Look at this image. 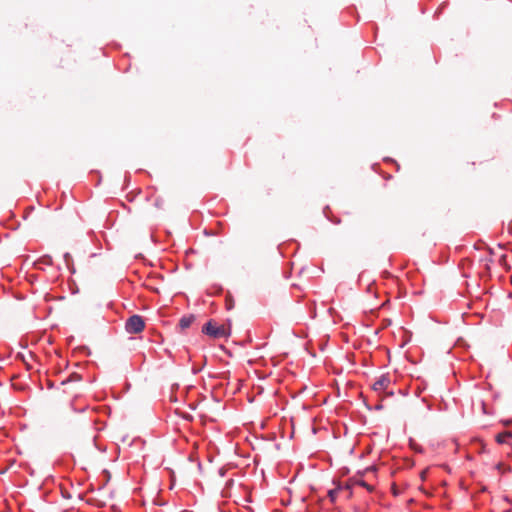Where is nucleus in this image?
<instances>
[{"instance_id": "obj_1", "label": "nucleus", "mask_w": 512, "mask_h": 512, "mask_svg": "<svg viewBox=\"0 0 512 512\" xmlns=\"http://www.w3.org/2000/svg\"><path fill=\"white\" fill-rule=\"evenodd\" d=\"M231 324L229 323L228 328L224 326H217L214 320H209L202 327V332L213 338L219 339L224 337H229L231 335Z\"/></svg>"}, {"instance_id": "obj_2", "label": "nucleus", "mask_w": 512, "mask_h": 512, "mask_svg": "<svg viewBox=\"0 0 512 512\" xmlns=\"http://www.w3.org/2000/svg\"><path fill=\"white\" fill-rule=\"evenodd\" d=\"M145 328L144 318L138 314H133L125 322V330L129 334H138Z\"/></svg>"}, {"instance_id": "obj_3", "label": "nucleus", "mask_w": 512, "mask_h": 512, "mask_svg": "<svg viewBox=\"0 0 512 512\" xmlns=\"http://www.w3.org/2000/svg\"><path fill=\"white\" fill-rule=\"evenodd\" d=\"M390 383V378L386 375H382L377 379V381L373 384V389L375 391H380L385 389Z\"/></svg>"}, {"instance_id": "obj_4", "label": "nucleus", "mask_w": 512, "mask_h": 512, "mask_svg": "<svg viewBox=\"0 0 512 512\" xmlns=\"http://www.w3.org/2000/svg\"><path fill=\"white\" fill-rule=\"evenodd\" d=\"M195 320V316L193 314L190 315H184L179 320V327L182 330H185L191 326L193 321Z\"/></svg>"}, {"instance_id": "obj_5", "label": "nucleus", "mask_w": 512, "mask_h": 512, "mask_svg": "<svg viewBox=\"0 0 512 512\" xmlns=\"http://www.w3.org/2000/svg\"><path fill=\"white\" fill-rule=\"evenodd\" d=\"M496 441L500 444L507 443L512 445V431H506L496 436Z\"/></svg>"}, {"instance_id": "obj_6", "label": "nucleus", "mask_w": 512, "mask_h": 512, "mask_svg": "<svg viewBox=\"0 0 512 512\" xmlns=\"http://www.w3.org/2000/svg\"><path fill=\"white\" fill-rule=\"evenodd\" d=\"M63 258H64V261H65V264L68 268V270L71 272V273H75V267L73 265V259H72V256L70 253L66 252L64 255H63Z\"/></svg>"}, {"instance_id": "obj_7", "label": "nucleus", "mask_w": 512, "mask_h": 512, "mask_svg": "<svg viewBox=\"0 0 512 512\" xmlns=\"http://www.w3.org/2000/svg\"><path fill=\"white\" fill-rule=\"evenodd\" d=\"M329 211H330L329 206L324 207V209H323V213H324L325 217H326L330 222H332V223H334V224H339V223H340V219H339V218H334V217L329 216V214H328V212H329Z\"/></svg>"}, {"instance_id": "obj_8", "label": "nucleus", "mask_w": 512, "mask_h": 512, "mask_svg": "<svg viewBox=\"0 0 512 512\" xmlns=\"http://www.w3.org/2000/svg\"><path fill=\"white\" fill-rule=\"evenodd\" d=\"M448 6V2L447 1H444L443 3L440 4V6L437 8V10L435 11L434 13V19H438V17L440 16V14L443 12V10Z\"/></svg>"}, {"instance_id": "obj_9", "label": "nucleus", "mask_w": 512, "mask_h": 512, "mask_svg": "<svg viewBox=\"0 0 512 512\" xmlns=\"http://www.w3.org/2000/svg\"><path fill=\"white\" fill-rule=\"evenodd\" d=\"M81 380V376L77 373H72L69 378H67L66 380L62 381V384H66L68 382H72V381H79Z\"/></svg>"}, {"instance_id": "obj_10", "label": "nucleus", "mask_w": 512, "mask_h": 512, "mask_svg": "<svg viewBox=\"0 0 512 512\" xmlns=\"http://www.w3.org/2000/svg\"><path fill=\"white\" fill-rule=\"evenodd\" d=\"M39 262L40 263H43L45 265H52V257L50 255H43L40 259H39Z\"/></svg>"}, {"instance_id": "obj_11", "label": "nucleus", "mask_w": 512, "mask_h": 512, "mask_svg": "<svg viewBox=\"0 0 512 512\" xmlns=\"http://www.w3.org/2000/svg\"><path fill=\"white\" fill-rule=\"evenodd\" d=\"M338 495V489H330L328 491V497L332 502H335Z\"/></svg>"}, {"instance_id": "obj_12", "label": "nucleus", "mask_w": 512, "mask_h": 512, "mask_svg": "<svg viewBox=\"0 0 512 512\" xmlns=\"http://www.w3.org/2000/svg\"><path fill=\"white\" fill-rule=\"evenodd\" d=\"M410 446L417 453H421L423 451L422 447L412 440L410 441Z\"/></svg>"}, {"instance_id": "obj_13", "label": "nucleus", "mask_w": 512, "mask_h": 512, "mask_svg": "<svg viewBox=\"0 0 512 512\" xmlns=\"http://www.w3.org/2000/svg\"><path fill=\"white\" fill-rule=\"evenodd\" d=\"M16 359H19V360L23 361V362H24V364L26 365L27 369H31L30 365H29V364L26 362V360H25V356H24V354H22V353H17V355H16Z\"/></svg>"}, {"instance_id": "obj_14", "label": "nucleus", "mask_w": 512, "mask_h": 512, "mask_svg": "<svg viewBox=\"0 0 512 512\" xmlns=\"http://www.w3.org/2000/svg\"><path fill=\"white\" fill-rule=\"evenodd\" d=\"M130 180H131V175L129 173H126L125 177H124V181H125L126 186L129 185Z\"/></svg>"}, {"instance_id": "obj_15", "label": "nucleus", "mask_w": 512, "mask_h": 512, "mask_svg": "<svg viewBox=\"0 0 512 512\" xmlns=\"http://www.w3.org/2000/svg\"><path fill=\"white\" fill-rule=\"evenodd\" d=\"M102 473H103V475L106 478V482H108L110 480V477H111L110 476V472L108 470L104 469Z\"/></svg>"}, {"instance_id": "obj_16", "label": "nucleus", "mask_w": 512, "mask_h": 512, "mask_svg": "<svg viewBox=\"0 0 512 512\" xmlns=\"http://www.w3.org/2000/svg\"><path fill=\"white\" fill-rule=\"evenodd\" d=\"M95 173H96V174H97V176H98V180H97V182H96V185H99V184H100V182H101V177H100V174H99V172H98V171H95Z\"/></svg>"}, {"instance_id": "obj_17", "label": "nucleus", "mask_w": 512, "mask_h": 512, "mask_svg": "<svg viewBox=\"0 0 512 512\" xmlns=\"http://www.w3.org/2000/svg\"><path fill=\"white\" fill-rule=\"evenodd\" d=\"M382 408H383V405H382L381 403H378V404L374 407V409H375V410H381Z\"/></svg>"}, {"instance_id": "obj_18", "label": "nucleus", "mask_w": 512, "mask_h": 512, "mask_svg": "<svg viewBox=\"0 0 512 512\" xmlns=\"http://www.w3.org/2000/svg\"><path fill=\"white\" fill-rule=\"evenodd\" d=\"M233 308V303L232 302H227V309L230 310Z\"/></svg>"}, {"instance_id": "obj_19", "label": "nucleus", "mask_w": 512, "mask_h": 512, "mask_svg": "<svg viewBox=\"0 0 512 512\" xmlns=\"http://www.w3.org/2000/svg\"><path fill=\"white\" fill-rule=\"evenodd\" d=\"M201 368H196V367H193V373L194 374H197L198 372H200Z\"/></svg>"}, {"instance_id": "obj_20", "label": "nucleus", "mask_w": 512, "mask_h": 512, "mask_svg": "<svg viewBox=\"0 0 512 512\" xmlns=\"http://www.w3.org/2000/svg\"><path fill=\"white\" fill-rule=\"evenodd\" d=\"M481 405H482L483 412H484V413H487L485 403H484V402H482V403H481Z\"/></svg>"}, {"instance_id": "obj_21", "label": "nucleus", "mask_w": 512, "mask_h": 512, "mask_svg": "<svg viewBox=\"0 0 512 512\" xmlns=\"http://www.w3.org/2000/svg\"><path fill=\"white\" fill-rule=\"evenodd\" d=\"M384 160L387 161V162H395L392 158H389V157L385 158Z\"/></svg>"}, {"instance_id": "obj_22", "label": "nucleus", "mask_w": 512, "mask_h": 512, "mask_svg": "<svg viewBox=\"0 0 512 512\" xmlns=\"http://www.w3.org/2000/svg\"><path fill=\"white\" fill-rule=\"evenodd\" d=\"M136 258H144L142 254L136 256Z\"/></svg>"}, {"instance_id": "obj_23", "label": "nucleus", "mask_w": 512, "mask_h": 512, "mask_svg": "<svg viewBox=\"0 0 512 512\" xmlns=\"http://www.w3.org/2000/svg\"><path fill=\"white\" fill-rule=\"evenodd\" d=\"M220 475L224 476V471L222 469L220 470Z\"/></svg>"}, {"instance_id": "obj_24", "label": "nucleus", "mask_w": 512, "mask_h": 512, "mask_svg": "<svg viewBox=\"0 0 512 512\" xmlns=\"http://www.w3.org/2000/svg\"><path fill=\"white\" fill-rule=\"evenodd\" d=\"M384 274H385V277L390 276V274L388 272H384Z\"/></svg>"}]
</instances>
